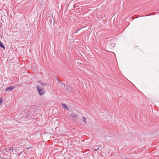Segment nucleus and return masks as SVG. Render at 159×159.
I'll use <instances>...</instances> for the list:
<instances>
[{
    "label": "nucleus",
    "instance_id": "f257e3e1",
    "mask_svg": "<svg viewBox=\"0 0 159 159\" xmlns=\"http://www.w3.org/2000/svg\"><path fill=\"white\" fill-rule=\"evenodd\" d=\"M36 87L39 95H42L45 93V91L43 89V88H42L39 85H37Z\"/></svg>",
    "mask_w": 159,
    "mask_h": 159
},
{
    "label": "nucleus",
    "instance_id": "1a4fd4ad",
    "mask_svg": "<svg viewBox=\"0 0 159 159\" xmlns=\"http://www.w3.org/2000/svg\"><path fill=\"white\" fill-rule=\"evenodd\" d=\"M39 84H40L41 85H42V86L43 87L44 86H45L46 85V84L45 83H39Z\"/></svg>",
    "mask_w": 159,
    "mask_h": 159
},
{
    "label": "nucleus",
    "instance_id": "9b49d317",
    "mask_svg": "<svg viewBox=\"0 0 159 159\" xmlns=\"http://www.w3.org/2000/svg\"><path fill=\"white\" fill-rule=\"evenodd\" d=\"M99 148H92V149L94 151H96L98 150V149H99Z\"/></svg>",
    "mask_w": 159,
    "mask_h": 159
},
{
    "label": "nucleus",
    "instance_id": "20e7f679",
    "mask_svg": "<svg viewBox=\"0 0 159 159\" xmlns=\"http://www.w3.org/2000/svg\"><path fill=\"white\" fill-rule=\"evenodd\" d=\"M48 20L49 21L50 23V25H52V21H53V16H51L49 17L48 18Z\"/></svg>",
    "mask_w": 159,
    "mask_h": 159
},
{
    "label": "nucleus",
    "instance_id": "7ed1b4c3",
    "mask_svg": "<svg viewBox=\"0 0 159 159\" xmlns=\"http://www.w3.org/2000/svg\"><path fill=\"white\" fill-rule=\"evenodd\" d=\"M15 88V87L12 86H9L6 88L5 90L6 92H8L9 90L10 91H12Z\"/></svg>",
    "mask_w": 159,
    "mask_h": 159
},
{
    "label": "nucleus",
    "instance_id": "f03ea898",
    "mask_svg": "<svg viewBox=\"0 0 159 159\" xmlns=\"http://www.w3.org/2000/svg\"><path fill=\"white\" fill-rule=\"evenodd\" d=\"M19 149H17L16 148H8L6 149L7 151L8 152L9 151H11L12 152L15 154H16V152H19Z\"/></svg>",
    "mask_w": 159,
    "mask_h": 159
},
{
    "label": "nucleus",
    "instance_id": "9d476101",
    "mask_svg": "<svg viewBox=\"0 0 159 159\" xmlns=\"http://www.w3.org/2000/svg\"><path fill=\"white\" fill-rule=\"evenodd\" d=\"M60 84H61V86L62 87H64L65 86V84L64 83H60Z\"/></svg>",
    "mask_w": 159,
    "mask_h": 159
},
{
    "label": "nucleus",
    "instance_id": "2eb2a0df",
    "mask_svg": "<svg viewBox=\"0 0 159 159\" xmlns=\"http://www.w3.org/2000/svg\"><path fill=\"white\" fill-rule=\"evenodd\" d=\"M80 30V29H78V30H77V32H76L75 33H77V32H78V31H79V30Z\"/></svg>",
    "mask_w": 159,
    "mask_h": 159
},
{
    "label": "nucleus",
    "instance_id": "39448f33",
    "mask_svg": "<svg viewBox=\"0 0 159 159\" xmlns=\"http://www.w3.org/2000/svg\"><path fill=\"white\" fill-rule=\"evenodd\" d=\"M61 105L62 107L64 108L65 109H67V110H69V108L64 103H61Z\"/></svg>",
    "mask_w": 159,
    "mask_h": 159
},
{
    "label": "nucleus",
    "instance_id": "ddd939ff",
    "mask_svg": "<svg viewBox=\"0 0 159 159\" xmlns=\"http://www.w3.org/2000/svg\"><path fill=\"white\" fill-rule=\"evenodd\" d=\"M98 152L100 153H102V150H101L98 149Z\"/></svg>",
    "mask_w": 159,
    "mask_h": 159
},
{
    "label": "nucleus",
    "instance_id": "6e6552de",
    "mask_svg": "<svg viewBox=\"0 0 159 159\" xmlns=\"http://www.w3.org/2000/svg\"><path fill=\"white\" fill-rule=\"evenodd\" d=\"M0 47H1L2 48L4 49L5 48V47L3 45L1 41H0Z\"/></svg>",
    "mask_w": 159,
    "mask_h": 159
},
{
    "label": "nucleus",
    "instance_id": "f8f14e48",
    "mask_svg": "<svg viewBox=\"0 0 159 159\" xmlns=\"http://www.w3.org/2000/svg\"><path fill=\"white\" fill-rule=\"evenodd\" d=\"M3 103V100H2V99L1 98H0V105H1V104H2Z\"/></svg>",
    "mask_w": 159,
    "mask_h": 159
},
{
    "label": "nucleus",
    "instance_id": "4468645a",
    "mask_svg": "<svg viewBox=\"0 0 159 159\" xmlns=\"http://www.w3.org/2000/svg\"><path fill=\"white\" fill-rule=\"evenodd\" d=\"M21 153H21V152H20V153H19V154H18V155H20V154H21Z\"/></svg>",
    "mask_w": 159,
    "mask_h": 159
},
{
    "label": "nucleus",
    "instance_id": "423d86ee",
    "mask_svg": "<svg viewBox=\"0 0 159 159\" xmlns=\"http://www.w3.org/2000/svg\"><path fill=\"white\" fill-rule=\"evenodd\" d=\"M82 121L84 122V124H86L87 123L86 122V118L84 116H83L82 117Z\"/></svg>",
    "mask_w": 159,
    "mask_h": 159
},
{
    "label": "nucleus",
    "instance_id": "0eeeda50",
    "mask_svg": "<svg viewBox=\"0 0 159 159\" xmlns=\"http://www.w3.org/2000/svg\"><path fill=\"white\" fill-rule=\"evenodd\" d=\"M71 117L72 118H77L78 117V116L77 115H75L74 113L71 114Z\"/></svg>",
    "mask_w": 159,
    "mask_h": 159
}]
</instances>
